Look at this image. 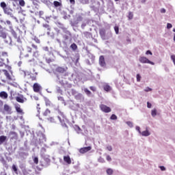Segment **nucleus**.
Instances as JSON below:
<instances>
[{"mask_svg":"<svg viewBox=\"0 0 175 175\" xmlns=\"http://www.w3.org/2000/svg\"><path fill=\"white\" fill-rule=\"evenodd\" d=\"M0 38L1 39H4V42L7 44H9L10 46H12V37H9L10 42L6 40V38H8V33L5 31V28L2 27V25H0Z\"/></svg>","mask_w":175,"mask_h":175,"instance_id":"obj_1","label":"nucleus"},{"mask_svg":"<svg viewBox=\"0 0 175 175\" xmlns=\"http://www.w3.org/2000/svg\"><path fill=\"white\" fill-rule=\"evenodd\" d=\"M4 14H7V16H10L12 20H15L16 23H18V20L17 19V17L14 16L13 15V10L10 8V7H7L5 10H3Z\"/></svg>","mask_w":175,"mask_h":175,"instance_id":"obj_2","label":"nucleus"},{"mask_svg":"<svg viewBox=\"0 0 175 175\" xmlns=\"http://www.w3.org/2000/svg\"><path fill=\"white\" fill-rule=\"evenodd\" d=\"M58 113L60 116H57L58 120L60 121L62 126H64L65 128H68V125H66V123H65V121H66V116L64 114L63 112H61V111H58Z\"/></svg>","mask_w":175,"mask_h":175,"instance_id":"obj_3","label":"nucleus"},{"mask_svg":"<svg viewBox=\"0 0 175 175\" xmlns=\"http://www.w3.org/2000/svg\"><path fill=\"white\" fill-rule=\"evenodd\" d=\"M100 36L103 40H109L111 36H113V34L111 32L108 33V36L105 34V29L100 30Z\"/></svg>","mask_w":175,"mask_h":175,"instance_id":"obj_4","label":"nucleus"},{"mask_svg":"<svg viewBox=\"0 0 175 175\" xmlns=\"http://www.w3.org/2000/svg\"><path fill=\"white\" fill-rule=\"evenodd\" d=\"M63 44L65 47H68L70 43H72V35L70 36H63Z\"/></svg>","mask_w":175,"mask_h":175,"instance_id":"obj_5","label":"nucleus"},{"mask_svg":"<svg viewBox=\"0 0 175 175\" xmlns=\"http://www.w3.org/2000/svg\"><path fill=\"white\" fill-rule=\"evenodd\" d=\"M139 62L142 64H150V65H155V63L154 62H151L149 59H147L146 57H141L139 58Z\"/></svg>","mask_w":175,"mask_h":175,"instance_id":"obj_6","label":"nucleus"},{"mask_svg":"<svg viewBox=\"0 0 175 175\" xmlns=\"http://www.w3.org/2000/svg\"><path fill=\"white\" fill-rule=\"evenodd\" d=\"M100 109L104 113H110V111H111V109L110 107L103 104L100 105Z\"/></svg>","mask_w":175,"mask_h":175,"instance_id":"obj_7","label":"nucleus"},{"mask_svg":"<svg viewBox=\"0 0 175 175\" xmlns=\"http://www.w3.org/2000/svg\"><path fill=\"white\" fill-rule=\"evenodd\" d=\"M53 6L55 8V9H57L59 12H61V9L62 8V3L61 1H54Z\"/></svg>","mask_w":175,"mask_h":175,"instance_id":"obj_8","label":"nucleus"},{"mask_svg":"<svg viewBox=\"0 0 175 175\" xmlns=\"http://www.w3.org/2000/svg\"><path fill=\"white\" fill-rule=\"evenodd\" d=\"M57 81L59 83V84H61V85H65V79L62 77V75L59 74L57 75Z\"/></svg>","mask_w":175,"mask_h":175,"instance_id":"obj_9","label":"nucleus"},{"mask_svg":"<svg viewBox=\"0 0 175 175\" xmlns=\"http://www.w3.org/2000/svg\"><path fill=\"white\" fill-rule=\"evenodd\" d=\"M42 157L43 158L44 163L42 164V166H44V167H47V166H49V165H50V159L49 158V156H42Z\"/></svg>","mask_w":175,"mask_h":175,"instance_id":"obj_10","label":"nucleus"},{"mask_svg":"<svg viewBox=\"0 0 175 175\" xmlns=\"http://www.w3.org/2000/svg\"><path fill=\"white\" fill-rule=\"evenodd\" d=\"M92 148L91 146H87V147H83L79 149V152L81 154H85V152H88V151H91Z\"/></svg>","mask_w":175,"mask_h":175,"instance_id":"obj_11","label":"nucleus"},{"mask_svg":"<svg viewBox=\"0 0 175 175\" xmlns=\"http://www.w3.org/2000/svg\"><path fill=\"white\" fill-rule=\"evenodd\" d=\"M16 102H18V103H24L25 100H27V98H24V96L21 95L19 96H16L15 98Z\"/></svg>","mask_w":175,"mask_h":175,"instance_id":"obj_12","label":"nucleus"},{"mask_svg":"<svg viewBox=\"0 0 175 175\" xmlns=\"http://www.w3.org/2000/svg\"><path fill=\"white\" fill-rule=\"evenodd\" d=\"M33 88L34 92H39V91H40V90H42V86H40V85H39V83H36L33 84Z\"/></svg>","mask_w":175,"mask_h":175,"instance_id":"obj_13","label":"nucleus"},{"mask_svg":"<svg viewBox=\"0 0 175 175\" xmlns=\"http://www.w3.org/2000/svg\"><path fill=\"white\" fill-rule=\"evenodd\" d=\"M4 111L6 114H12V107H10L8 104L4 105Z\"/></svg>","mask_w":175,"mask_h":175,"instance_id":"obj_14","label":"nucleus"},{"mask_svg":"<svg viewBox=\"0 0 175 175\" xmlns=\"http://www.w3.org/2000/svg\"><path fill=\"white\" fill-rule=\"evenodd\" d=\"M10 135L12 136L11 137V140H17V139L18 138V135H17V133L14 132V131H11L10 133Z\"/></svg>","mask_w":175,"mask_h":175,"instance_id":"obj_15","label":"nucleus"},{"mask_svg":"<svg viewBox=\"0 0 175 175\" xmlns=\"http://www.w3.org/2000/svg\"><path fill=\"white\" fill-rule=\"evenodd\" d=\"M99 65L103 67L106 66V62H105V57H103V55H101L99 57Z\"/></svg>","mask_w":175,"mask_h":175,"instance_id":"obj_16","label":"nucleus"},{"mask_svg":"<svg viewBox=\"0 0 175 175\" xmlns=\"http://www.w3.org/2000/svg\"><path fill=\"white\" fill-rule=\"evenodd\" d=\"M21 75L24 76V77H32V73L28 72V71H25V70H21Z\"/></svg>","mask_w":175,"mask_h":175,"instance_id":"obj_17","label":"nucleus"},{"mask_svg":"<svg viewBox=\"0 0 175 175\" xmlns=\"http://www.w3.org/2000/svg\"><path fill=\"white\" fill-rule=\"evenodd\" d=\"M103 89H104V90L106 91V92H109L111 91V88L110 85H109L108 83H105L103 85Z\"/></svg>","mask_w":175,"mask_h":175,"instance_id":"obj_18","label":"nucleus"},{"mask_svg":"<svg viewBox=\"0 0 175 175\" xmlns=\"http://www.w3.org/2000/svg\"><path fill=\"white\" fill-rule=\"evenodd\" d=\"M8 139V137L5 135H1L0 136V146H2L3 143L6 142V139Z\"/></svg>","mask_w":175,"mask_h":175,"instance_id":"obj_19","label":"nucleus"},{"mask_svg":"<svg viewBox=\"0 0 175 175\" xmlns=\"http://www.w3.org/2000/svg\"><path fill=\"white\" fill-rule=\"evenodd\" d=\"M8 93L6 92H0V98H2V99H8Z\"/></svg>","mask_w":175,"mask_h":175,"instance_id":"obj_20","label":"nucleus"},{"mask_svg":"<svg viewBox=\"0 0 175 175\" xmlns=\"http://www.w3.org/2000/svg\"><path fill=\"white\" fill-rule=\"evenodd\" d=\"M15 109L17 111V113H18L19 114H24V112L23 111V109H21V108L20 107V105H16L15 106Z\"/></svg>","mask_w":175,"mask_h":175,"instance_id":"obj_21","label":"nucleus"},{"mask_svg":"<svg viewBox=\"0 0 175 175\" xmlns=\"http://www.w3.org/2000/svg\"><path fill=\"white\" fill-rule=\"evenodd\" d=\"M64 162H66V163H68V165H70V163H72V161L70 160V157L69 156H64Z\"/></svg>","mask_w":175,"mask_h":175,"instance_id":"obj_22","label":"nucleus"},{"mask_svg":"<svg viewBox=\"0 0 175 175\" xmlns=\"http://www.w3.org/2000/svg\"><path fill=\"white\" fill-rule=\"evenodd\" d=\"M141 135H142V136H144V137H147V136H150V135H151V133H150L148 131V130L146 129V131L141 132Z\"/></svg>","mask_w":175,"mask_h":175,"instance_id":"obj_23","label":"nucleus"},{"mask_svg":"<svg viewBox=\"0 0 175 175\" xmlns=\"http://www.w3.org/2000/svg\"><path fill=\"white\" fill-rule=\"evenodd\" d=\"M66 69L62 67H57L56 68V72H58V73H64V72H66Z\"/></svg>","mask_w":175,"mask_h":175,"instance_id":"obj_24","label":"nucleus"},{"mask_svg":"<svg viewBox=\"0 0 175 175\" xmlns=\"http://www.w3.org/2000/svg\"><path fill=\"white\" fill-rule=\"evenodd\" d=\"M75 99L77 100H81V99H83V94L81 93H78L76 96H75Z\"/></svg>","mask_w":175,"mask_h":175,"instance_id":"obj_25","label":"nucleus"},{"mask_svg":"<svg viewBox=\"0 0 175 175\" xmlns=\"http://www.w3.org/2000/svg\"><path fill=\"white\" fill-rule=\"evenodd\" d=\"M10 32H11L14 39H17V33L14 31V29H13V27L12 29H10Z\"/></svg>","mask_w":175,"mask_h":175,"instance_id":"obj_26","label":"nucleus"},{"mask_svg":"<svg viewBox=\"0 0 175 175\" xmlns=\"http://www.w3.org/2000/svg\"><path fill=\"white\" fill-rule=\"evenodd\" d=\"M57 26L59 28H61V29H62V31H64V29H66V28L65 27V26L64 25V24L61 23V22H57Z\"/></svg>","mask_w":175,"mask_h":175,"instance_id":"obj_27","label":"nucleus"},{"mask_svg":"<svg viewBox=\"0 0 175 175\" xmlns=\"http://www.w3.org/2000/svg\"><path fill=\"white\" fill-rule=\"evenodd\" d=\"M63 32L64 34H63V36H68L72 35V33L69 31L67 29L63 30Z\"/></svg>","mask_w":175,"mask_h":175,"instance_id":"obj_28","label":"nucleus"},{"mask_svg":"<svg viewBox=\"0 0 175 175\" xmlns=\"http://www.w3.org/2000/svg\"><path fill=\"white\" fill-rule=\"evenodd\" d=\"M4 75L8 80H12L10 74H9V72H8V70H4Z\"/></svg>","mask_w":175,"mask_h":175,"instance_id":"obj_29","label":"nucleus"},{"mask_svg":"<svg viewBox=\"0 0 175 175\" xmlns=\"http://www.w3.org/2000/svg\"><path fill=\"white\" fill-rule=\"evenodd\" d=\"M7 24V25H8L10 29H12V28H13V25H12V22L10 21H5V25Z\"/></svg>","mask_w":175,"mask_h":175,"instance_id":"obj_30","label":"nucleus"},{"mask_svg":"<svg viewBox=\"0 0 175 175\" xmlns=\"http://www.w3.org/2000/svg\"><path fill=\"white\" fill-rule=\"evenodd\" d=\"M70 47L72 49V50H73V51L77 50V45L75 43L72 44Z\"/></svg>","mask_w":175,"mask_h":175,"instance_id":"obj_31","label":"nucleus"},{"mask_svg":"<svg viewBox=\"0 0 175 175\" xmlns=\"http://www.w3.org/2000/svg\"><path fill=\"white\" fill-rule=\"evenodd\" d=\"M0 6L1 8H2L3 10H5L8 8L6 5V3L3 1L0 3Z\"/></svg>","mask_w":175,"mask_h":175,"instance_id":"obj_32","label":"nucleus"},{"mask_svg":"<svg viewBox=\"0 0 175 175\" xmlns=\"http://www.w3.org/2000/svg\"><path fill=\"white\" fill-rule=\"evenodd\" d=\"M84 92L86 94V95H88V96H91V91H90V90L88 88L84 89Z\"/></svg>","mask_w":175,"mask_h":175,"instance_id":"obj_33","label":"nucleus"},{"mask_svg":"<svg viewBox=\"0 0 175 175\" xmlns=\"http://www.w3.org/2000/svg\"><path fill=\"white\" fill-rule=\"evenodd\" d=\"M44 100H45L46 106H50V105H51V101H50V100H49V98H45Z\"/></svg>","mask_w":175,"mask_h":175,"instance_id":"obj_34","label":"nucleus"},{"mask_svg":"<svg viewBox=\"0 0 175 175\" xmlns=\"http://www.w3.org/2000/svg\"><path fill=\"white\" fill-rule=\"evenodd\" d=\"M72 95H73L74 96H75L76 95H77L79 94V92L77 91H76V90L75 89H72L70 92Z\"/></svg>","mask_w":175,"mask_h":175,"instance_id":"obj_35","label":"nucleus"},{"mask_svg":"<svg viewBox=\"0 0 175 175\" xmlns=\"http://www.w3.org/2000/svg\"><path fill=\"white\" fill-rule=\"evenodd\" d=\"M12 170L14 172V173H16V174H18V172H17L18 168L17 166H16V165H12Z\"/></svg>","mask_w":175,"mask_h":175,"instance_id":"obj_36","label":"nucleus"},{"mask_svg":"<svg viewBox=\"0 0 175 175\" xmlns=\"http://www.w3.org/2000/svg\"><path fill=\"white\" fill-rule=\"evenodd\" d=\"M44 152H46V148H42L41 151H40L41 157H44V156L46 155V154H44Z\"/></svg>","mask_w":175,"mask_h":175,"instance_id":"obj_37","label":"nucleus"},{"mask_svg":"<svg viewBox=\"0 0 175 175\" xmlns=\"http://www.w3.org/2000/svg\"><path fill=\"white\" fill-rule=\"evenodd\" d=\"M56 91L57 92V94H60L61 95H62V90H61V88L59 87H56Z\"/></svg>","mask_w":175,"mask_h":175,"instance_id":"obj_38","label":"nucleus"},{"mask_svg":"<svg viewBox=\"0 0 175 175\" xmlns=\"http://www.w3.org/2000/svg\"><path fill=\"white\" fill-rule=\"evenodd\" d=\"M20 6H25V1L24 0H18Z\"/></svg>","mask_w":175,"mask_h":175,"instance_id":"obj_39","label":"nucleus"},{"mask_svg":"<svg viewBox=\"0 0 175 175\" xmlns=\"http://www.w3.org/2000/svg\"><path fill=\"white\" fill-rule=\"evenodd\" d=\"M126 124L129 126L130 128H133V123L131 121H128L126 122Z\"/></svg>","mask_w":175,"mask_h":175,"instance_id":"obj_40","label":"nucleus"},{"mask_svg":"<svg viewBox=\"0 0 175 175\" xmlns=\"http://www.w3.org/2000/svg\"><path fill=\"white\" fill-rule=\"evenodd\" d=\"M107 174H108V175L113 174V170H111V168H109L107 170Z\"/></svg>","mask_w":175,"mask_h":175,"instance_id":"obj_41","label":"nucleus"},{"mask_svg":"<svg viewBox=\"0 0 175 175\" xmlns=\"http://www.w3.org/2000/svg\"><path fill=\"white\" fill-rule=\"evenodd\" d=\"M129 20H132V18H133V13L130 12L129 13V16H128Z\"/></svg>","mask_w":175,"mask_h":175,"instance_id":"obj_42","label":"nucleus"},{"mask_svg":"<svg viewBox=\"0 0 175 175\" xmlns=\"http://www.w3.org/2000/svg\"><path fill=\"white\" fill-rule=\"evenodd\" d=\"M42 27L44 28H46L47 29V31H50V25H47V24H43L42 25Z\"/></svg>","mask_w":175,"mask_h":175,"instance_id":"obj_43","label":"nucleus"},{"mask_svg":"<svg viewBox=\"0 0 175 175\" xmlns=\"http://www.w3.org/2000/svg\"><path fill=\"white\" fill-rule=\"evenodd\" d=\"M51 111L49 109H46V111L44 112V116L46 117L50 114Z\"/></svg>","mask_w":175,"mask_h":175,"instance_id":"obj_44","label":"nucleus"},{"mask_svg":"<svg viewBox=\"0 0 175 175\" xmlns=\"http://www.w3.org/2000/svg\"><path fill=\"white\" fill-rule=\"evenodd\" d=\"M57 99H58V100H60L61 102H62V103H64L65 105V100L64 99V97L58 96Z\"/></svg>","mask_w":175,"mask_h":175,"instance_id":"obj_45","label":"nucleus"},{"mask_svg":"<svg viewBox=\"0 0 175 175\" xmlns=\"http://www.w3.org/2000/svg\"><path fill=\"white\" fill-rule=\"evenodd\" d=\"M114 31H115L116 35H118L119 31H120V29L118 28V26H115L114 27Z\"/></svg>","mask_w":175,"mask_h":175,"instance_id":"obj_46","label":"nucleus"},{"mask_svg":"<svg viewBox=\"0 0 175 175\" xmlns=\"http://www.w3.org/2000/svg\"><path fill=\"white\" fill-rule=\"evenodd\" d=\"M151 115L152 116L155 117L157 116V109H154L152 110Z\"/></svg>","mask_w":175,"mask_h":175,"instance_id":"obj_47","label":"nucleus"},{"mask_svg":"<svg viewBox=\"0 0 175 175\" xmlns=\"http://www.w3.org/2000/svg\"><path fill=\"white\" fill-rule=\"evenodd\" d=\"M33 162L36 165H38V163H39V159L38 157H34Z\"/></svg>","mask_w":175,"mask_h":175,"instance_id":"obj_48","label":"nucleus"},{"mask_svg":"<svg viewBox=\"0 0 175 175\" xmlns=\"http://www.w3.org/2000/svg\"><path fill=\"white\" fill-rule=\"evenodd\" d=\"M110 120H117V116L116 114H112L110 117Z\"/></svg>","mask_w":175,"mask_h":175,"instance_id":"obj_49","label":"nucleus"},{"mask_svg":"<svg viewBox=\"0 0 175 175\" xmlns=\"http://www.w3.org/2000/svg\"><path fill=\"white\" fill-rule=\"evenodd\" d=\"M33 56L35 57L36 58H38L39 57V52L36 51L33 53Z\"/></svg>","mask_w":175,"mask_h":175,"instance_id":"obj_50","label":"nucleus"},{"mask_svg":"<svg viewBox=\"0 0 175 175\" xmlns=\"http://www.w3.org/2000/svg\"><path fill=\"white\" fill-rule=\"evenodd\" d=\"M77 21H83V16H78L77 17Z\"/></svg>","mask_w":175,"mask_h":175,"instance_id":"obj_51","label":"nucleus"},{"mask_svg":"<svg viewBox=\"0 0 175 175\" xmlns=\"http://www.w3.org/2000/svg\"><path fill=\"white\" fill-rule=\"evenodd\" d=\"M87 21L86 22H83L81 25V28L82 29H84V28H85V27L87 26Z\"/></svg>","mask_w":175,"mask_h":175,"instance_id":"obj_52","label":"nucleus"},{"mask_svg":"<svg viewBox=\"0 0 175 175\" xmlns=\"http://www.w3.org/2000/svg\"><path fill=\"white\" fill-rule=\"evenodd\" d=\"M145 92H150L151 91H152V89H151L150 88L148 87L144 90Z\"/></svg>","mask_w":175,"mask_h":175,"instance_id":"obj_53","label":"nucleus"},{"mask_svg":"<svg viewBox=\"0 0 175 175\" xmlns=\"http://www.w3.org/2000/svg\"><path fill=\"white\" fill-rule=\"evenodd\" d=\"M142 79V76H140V74H137V81H140V80Z\"/></svg>","mask_w":175,"mask_h":175,"instance_id":"obj_54","label":"nucleus"},{"mask_svg":"<svg viewBox=\"0 0 175 175\" xmlns=\"http://www.w3.org/2000/svg\"><path fill=\"white\" fill-rule=\"evenodd\" d=\"M98 162H100V163H104L105 162V159L102 158V157H100L98 159Z\"/></svg>","mask_w":175,"mask_h":175,"instance_id":"obj_55","label":"nucleus"},{"mask_svg":"<svg viewBox=\"0 0 175 175\" xmlns=\"http://www.w3.org/2000/svg\"><path fill=\"white\" fill-rule=\"evenodd\" d=\"M34 40L36 42V43H38V44L40 43V40H39V38L35 37L34 38Z\"/></svg>","mask_w":175,"mask_h":175,"instance_id":"obj_56","label":"nucleus"},{"mask_svg":"<svg viewBox=\"0 0 175 175\" xmlns=\"http://www.w3.org/2000/svg\"><path fill=\"white\" fill-rule=\"evenodd\" d=\"M90 90L91 91H93L94 92H95V91H96V88H95L94 86H90Z\"/></svg>","mask_w":175,"mask_h":175,"instance_id":"obj_57","label":"nucleus"},{"mask_svg":"<svg viewBox=\"0 0 175 175\" xmlns=\"http://www.w3.org/2000/svg\"><path fill=\"white\" fill-rule=\"evenodd\" d=\"M27 53H32V48L27 46Z\"/></svg>","mask_w":175,"mask_h":175,"instance_id":"obj_58","label":"nucleus"},{"mask_svg":"<svg viewBox=\"0 0 175 175\" xmlns=\"http://www.w3.org/2000/svg\"><path fill=\"white\" fill-rule=\"evenodd\" d=\"M172 27H173V25L171 23H167V29H170V28H172Z\"/></svg>","mask_w":175,"mask_h":175,"instance_id":"obj_59","label":"nucleus"},{"mask_svg":"<svg viewBox=\"0 0 175 175\" xmlns=\"http://www.w3.org/2000/svg\"><path fill=\"white\" fill-rule=\"evenodd\" d=\"M152 105L150 102H147V107L148 109H151Z\"/></svg>","mask_w":175,"mask_h":175,"instance_id":"obj_60","label":"nucleus"},{"mask_svg":"<svg viewBox=\"0 0 175 175\" xmlns=\"http://www.w3.org/2000/svg\"><path fill=\"white\" fill-rule=\"evenodd\" d=\"M27 79H31V80L33 81L36 80V77H35L33 75L31 74V77L29 76Z\"/></svg>","mask_w":175,"mask_h":175,"instance_id":"obj_61","label":"nucleus"},{"mask_svg":"<svg viewBox=\"0 0 175 175\" xmlns=\"http://www.w3.org/2000/svg\"><path fill=\"white\" fill-rule=\"evenodd\" d=\"M135 129L137 131V132H139V133H142V131H140V126H137Z\"/></svg>","mask_w":175,"mask_h":175,"instance_id":"obj_62","label":"nucleus"},{"mask_svg":"<svg viewBox=\"0 0 175 175\" xmlns=\"http://www.w3.org/2000/svg\"><path fill=\"white\" fill-rule=\"evenodd\" d=\"M107 150H108V151H112L113 148L111 147V146H109L107 147Z\"/></svg>","mask_w":175,"mask_h":175,"instance_id":"obj_63","label":"nucleus"},{"mask_svg":"<svg viewBox=\"0 0 175 175\" xmlns=\"http://www.w3.org/2000/svg\"><path fill=\"white\" fill-rule=\"evenodd\" d=\"M42 50H44V51H49V48L47 46H44L42 47Z\"/></svg>","mask_w":175,"mask_h":175,"instance_id":"obj_64","label":"nucleus"}]
</instances>
